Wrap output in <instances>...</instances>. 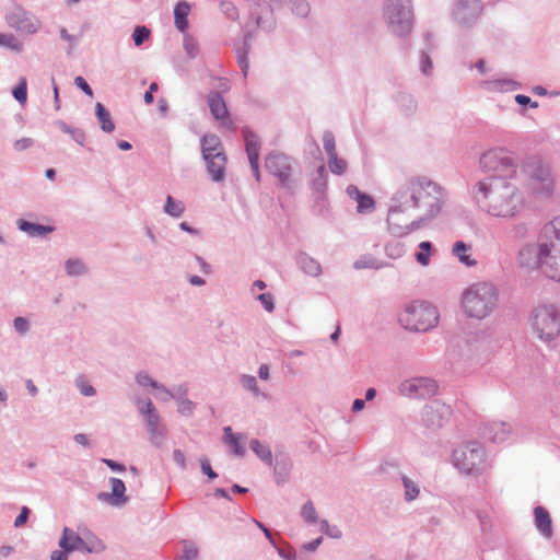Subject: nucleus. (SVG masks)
<instances>
[{
    "instance_id": "nucleus-10",
    "label": "nucleus",
    "mask_w": 560,
    "mask_h": 560,
    "mask_svg": "<svg viewBox=\"0 0 560 560\" xmlns=\"http://www.w3.org/2000/svg\"><path fill=\"white\" fill-rule=\"evenodd\" d=\"M455 466L464 474H478L485 464V450L478 443L457 448L453 455Z\"/></svg>"
},
{
    "instance_id": "nucleus-13",
    "label": "nucleus",
    "mask_w": 560,
    "mask_h": 560,
    "mask_svg": "<svg viewBox=\"0 0 560 560\" xmlns=\"http://www.w3.org/2000/svg\"><path fill=\"white\" fill-rule=\"evenodd\" d=\"M267 171L276 176L282 185L290 182L292 174V166L290 159L282 153H270L265 161Z\"/></svg>"
},
{
    "instance_id": "nucleus-30",
    "label": "nucleus",
    "mask_w": 560,
    "mask_h": 560,
    "mask_svg": "<svg viewBox=\"0 0 560 560\" xmlns=\"http://www.w3.org/2000/svg\"><path fill=\"white\" fill-rule=\"evenodd\" d=\"M329 170L337 175H341L346 172L348 164L343 159L338 158L337 154L328 156Z\"/></svg>"
},
{
    "instance_id": "nucleus-41",
    "label": "nucleus",
    "mask_w": 560,
    "mask_h": 560,
    "mask_svg": "<svg viewBox=\"0 0 560 560\" xmlns=\"http://www.w3.org/2000/svg\"><path fill=\"white\" fill-rule=\"evenodd\" d=\"M302 515L306 522L314 523L316 521V511L312 502L304 504Z\"/></svg>"
},
{
    "instance_id": "nucleus-22",
    "label": "nucleus",
    "mask_w": 560,
    "mask_h": 560,
    "mask_svg": "<svg viewBox=\"0 0 560 560\" xmlns=\"http://www.w3.org/2000/svg\"><path fill=\"white\" fill-rule=\"evenodd\" d=\"M95 114L101 122V128L105 132H113L115 129V125L110 119L109 113L101 103H96L95 105Z\"/></svg>"
},
{
    "instance_id": "nucleus-56",
    "label": "nucleus",
    "mask_w": 560,
    "mask_h": 560,
    "mask_svg": "<svg viewBox=\"0 0 560 560\" xmlns=\"http://www.w3.org/2000/svg\"><path fill=\"white\" fill-rule=\"evenodd\" d=\"M323 528H325L326 534H328L332 537L339 538L341 536L340 530H338L337 528H334V530H330L329 525L326 521L323 522Z\"/></svg>"
},
{
    "instance_id": "nucleus-62",
    "label": "nucleus",
    "mask_w": 560,
    "mask_h": 560,
    "mask_svg": "<svg viewBox=\"0 0 560 560\" xmlns=\"http://www.w3.org/2000/svg\"><path fill=\"white\" fill-rule=\"evenodd\" d=\"M74 440L77 443L86 446L88 445V438L85 434L79 433L74 436Z\"/></svg>"
},
{
    "instance_id": "nucleus-17",
    "label": "nucleus",
    "mask_w": 560,
    "mask_h": 560,
    "mask_svg": "<svg viewBox=\"0 0 560 560\" xmlns=\"http://www.w3.org/2000/svg\"><path fill=\"white\" fill-rule=\"evenodd\" d=\"M141 412L145 417V422L149 428V432L152 439H161L164 434V427L161 425L160 416L155 412L153 404L148 400L145 404V409H141Z\"/></svg>"
},
{
    "instance_id": "nucleus-43",
    "label": "nucleus",
    "mask_w": 560,
    "mask_h": 560,
    "mask_svg": "<svg viewBox=\"0 0 560 560\" xmlns=\"http://www.w3.org/2000/svg\"><path fill=\"white\" fill-rule=\"evenodd\" d=\"M242 384L245 388L249 389V390H253L255 393L258 392V387H257V382H256V378L254 376H250V375H244L242 377Z\"/></svg>"
},
{
    "instance_id": "nucleus-53",
    "label": "nucleus",
    "mask_w": 560,
    "mask_h": 560,
    "mask_svg": "<svg viewBox=\"0 0 560 560\" xmlns=\"http://www.w3.org/2000/svg\"><path fill=\"white\" fill-rule=\"evenodd\" d=\"M378 264H376L374 260H369V261H364V260H359L355 262V268L360 269V268H378Z\"/></svg>"
},
{
    "instance_id": "nucleus-3",
    "label": "nucleus",
    "mask_w": 560,
    "mask_h": 560,
    "mask_svg": "<svg viewBox=\"0 0 560 560\" xmlns=\"http://www.w3.org/2000/svg\"><path fill=\"white\" fill-rule=\"evenodd\" d=\"M401 194H408L409 205L412 209H423L421 220L435 217L442 209L444 192L434 182L427 178L412 180Z\"/></svg>"
},
{
    "instance_id": "nucleus-63",
    "label": "nucleus",
    "mask_w": 560,
    "mask_h": 560,
    "mask_svg": "<svg viewBox=\"0 0 560 560\" xmlns=\"http://www.w3.org/2000/svg\"><path fill=\"white\" fill-rule=\"evenodd\" d=\"M364 408V401L362 399H355L352 405L353 411H360Z\"/></svg>"
},
{
    "instance_id": "nucleus-49",
    "label": "nucleus",
    "mask_w": 560,
    "mask_h": 560,
    "mask_svg": "<svg viewBox=\"0 0 560 560\" xmlns=\"http://www.w3.org/2000/svg\"><path fill=\"white\" fill-rule=\"evenodd\" d=\"M28 514H30L28 508L23 506L20 515L15 518L14 525L16 527L24 525L27 522Z\"/></svg>"
},
{
    "instance_id": "nucleus-4",
    "label": "nucleus",
    "mask_w": 560,
    "mask_h": 560,
    "mask_svg": "<svg viewBox=\"0 0 560 560\" xmlns=\"http://www.w3.org/2000/svg\"><path fill=\"white\" fill-rule=\"evenodd\" d=\"M499 293L489 282H476L462 294V308L471 318L482 319L489 316L498 306Z\"/></svg>"
},
{
    "instance_id": "nucleus-61",
    "label": "nucleus",
    "mask_w": 560,
    "mask_h": 560,
    "mask_svg": "<svg viewBox=\"0 0 560 560\" xmlns=\"http://www.w3.org/2000/svg\"><path fill=\"white\" fill-rule=\"evenodd\" d=\"M515 100L518 104L521 105H526V104H529L530 103V97L526 96V95H523V94H518L515 96Z\"/></svg>"
},
{
    "instance_id": "nucleus-39",
    "label": "nucleus",
    "mask_w": 560,
    "mask_h": 560,
    "mask_svg": "<svg viewBox=\"0 0 560 560\" xmlns=\"http://www.w3.org/2000/svg\"><path fill=\"white\" fill-rule=\"evenodd\" d=\"M324 149L328 156L337 154L335 137L331 132H325L323 136Z\"/></svg>"
},
{
    "instance_id": "nucleus-9",
    "label": "nucleus",
    "mask_w": 560,
    "mask_h": 560,
    "mask_svg": "<svg viewBox=\"0 0 560 560\" xmlns=\"http://www.w3.org/2000/svg\"><path fill=\"white\" fill-rule=\"evenodd\" d=\"M532 328L542 341L553 340L560 334V315L553 306L541 305L534 310Z\"/></svg>"
},
{
    "instance_id": "nucleus-29",
    "label": "nucleus",
    "mask_w": 560,
    "mask_h": 560,
    "mask_svg": "<svg viewBox=\"0 0 560 560\" xmlns=\"http://www.w3.org/2000/svg\"><path fill=\"white\" fill-rule=\"evenodd\" d=\"M303 270L311 276H318L322 271L320 265L308 256H302L300 260Z\"/></svg>"
},
{
    "instance_id": "nucleus-21",
    "label": "nucleus",
    "mask_w": 560,
    "mask_h": 560,
    "mask_svg": "<svg viewBox=\"0 0 560 560\" xmlns=\"http://www.w3.org/2000/svg\"><path fill=\"white\" fill-rule=\"evenodd\" d=\"M471 246L465 244L462 241H457L453 246V254L458 258V260L466 266L476 265V260L471 258L470 255Z\"/></svg>"
},
{
    "instance_id": "nucleus-31",
    "label": "nucleus",
    "mask_w": 560,
    "mask_h": 560,
    "mask_svg": "<svg viewBox=\"0 0 560 560\" xmlns=\"http://www.w3.org/2000/svg\"><path fill=\"white\" fill-rule=\"evenodd\" d=\"M0 46L9 48L14 51L22 50V44L16 39L13 34L0 33Z\"/></svg>"
},
{
    "instance_id": "nucleus-34",
    "label": "nucleus",
    "mask_w": 560,
    "mask_h": 560,
    "mask_svg": "<svg viewBox=\"0 0 560 560\" xmlns=\"http://www.w3.org/2000/svg\"><path fill=\"white\" fill-rule=\"evenodd\" d=\"M402 483L405 487V498L408 501L415 500L419 495V488L416 482H413L408 477H402Z\"/></svg>"
},
{
    "instance_id": "nucleus-11",
    "label": "nucleus",
    "mask_w": 560,
    "mask_h": 560,
    "mask_svg": "<svg viewBox=\"0 0 560 560\" xmlns=\"http://www.w3.org/2000/svg\"><path fill=\"white\" fill-rule=\"evenodd\" d=\"M386 13L393 31L397 35L410 32L412 14L408 0H388Z\"/></svg>"
},
{
    "instance_id": "nucleus-35",
    "label": "nucleus",
    "mask_w": 560,
    "mask_h": 560,
    "mask_svg": "<svg viewBox=\"0 0 560 560\" xmlns=\"http://www.w3.org/2000/svg\"><path fill=\"white\" fill-rule=\"evenodd\" d=\"M40 27V23L36 19L25 18L22 20L18 26V28L27 34L36 33Z\"/></svg>"
},
{
    "instance_id": "nucleus-27",
    "label": "nucleus",
    "mask_w": 560,
    "mask_h": 560,
    "mask_svg": "<svg viewBox=\"0 0 560 560\" xmlns=\"http://www.w3.org/2000/svg\"><path fill=\"white\" fill-rule=\"evenodd\" d=\"M164 210L167 214L178 218L184 213L185 207L183 202L175 201L172 196H167Z\"/></svg>"
},
{
    "instance_id": "nucleus-18",
    "label": "nucleus",
    "mask_w": 560,
    "mask_h": 560,
    "mask_svg": "<svg viewBox=\"0 0 560 560\" xmlns=\"http://www.w3.org/2000/svg\"><path fill=\"white\" fill-rule=\"evenodd\" d=\"M409 389L419 397L431 396L436 392L435 383L430 378H415L409 384Z\"/></svg>"
},
{
    "instance_id": "nucleus-38",
    "label": "nucleus",
    "mask_w": 560,
    "mask_h": 560,
    "mask_svg": "<svg viewBox=\"0 0 560 560\" xmlns=\"http://www.w3.org/2000/svg\"><path fill=\"white\" fill-rule=\"evenodd\" d=\"M66 269L68 275L78 276L85 271V266L80 260L70 259L66 262Z\"/></svg>"
},
{
    "instance_id": "nucleus-8",
    "label": "nucleus",
    "mask_w": 560,
    "mask_h": 560,
    "mask_svg": "<svg viewBox=\"0 0 560 560\" xmlns=\"http://www.w3.org/2000/svg\"><path fill=\"white\" fill-rule=\"evenodd\" d=\"M201 153L212 180L222 182L225 177L228 158L220 138L215 135L203 136Z\"/></svg>"
},
{
    "instance_id": "nucleus-40",
    "label": "nucleus",
    "mask_w": 560,
    "mask_h": 560,
    "mask_svg": "<svg viewBox=\"0 0 560 560\" xmlns=\"http://www.w3.org/2000/svg\"><path fill=\"white\" fill-rule=\"evenodd\" d=\"M198 557V549L190 542H185L180 560H196Z\"/></svg>"
},
{
    "instance_id": "nucleus-36",
    "label": "nucleus",
    "mask_w": 560,
    "mask_h": 560,
    "mask_svg": "<svg viewBox=\"0 0 560 560\" xmlns=\"http://www.w3.org/2000/svg\"><path fill=\"white\" fill-rule=\"evenodd\" d=\"M150 34H151V32L147 26H143V25L136 26L133 34H132V39H133L135 45L136 46L142 45L145 40L149 39Z\"/></svg>"
},
{
    "instance_id": "nucleus-48",
    "label": "nucleus",
    "mask_w": 560,
    "mask_h": 560,
    "mask_svg": "<svg viewBox=\"0 0 560 560\" xmlns=\"http://www.w3.org/2000/svg\"><path fill=\"white\" fill-rule=\"evenodd\" d=\"M258 300L261 302L266 311L271 312L273 310V302L271 295L262 293L258 295Z\"/></svg>"
},
{
    "instance_id": "nucleus-12",
    "label": "nucleus",
    "mask_w": 560,
    "mask_h": 560,
    "mask_svg": "<svg viewBox=\"0 0 560 560\" xmlns=\"http://www.w3.org/2000/svg\"><path fill=\"white\" fill-rule=\"evenodd\" d=\"M59 546L66 551L86 550L88 552H98L104 549L101 540L92 539L88 542L68 527L63 529Z\"/></svg>"
},
{
    "instance_id": "nucleus-26",
    "label": "nucleus",
    "mask_w": 560,
    "mask_h": 560,
    "mask_svg": "<svg viewBox=\"0 0 560 560\" xmlns=\"http://www.w3.org/2000/svg\"><path fill=\"white\" fill-rule=\"evenodd\" d=\"M224 433L225 441L233 448L234 453L240 456L244 455L245 451L241 444L240 438L232 432V429L230 427L225 428Z\"/></svg>"
},
{
    "instance_id": "nucleus-5",
    "label": "nucleus",
    "mask_w": 560,
    "mask_h": 560,
    "mask_svg": "<svg viewBox=\"0 0 560 560\" xmlns=\"http://www.w3.org/2000/svg\"><path fill=\"white\" fill-rule=\"evenodd\" d=\"M526 186L532 195L538 198L552 197L556 189V179L552 166L540 159H530L524 164Z\"/></svg>"
},
{
    "instance_id": "nucleus-32",
    "label": "nucleus",
    "mask_w": 560,
    "mask_h": 560,
    "mask_svg": "<svg viewBox=\"0 0 560 560\" xmlns=\"http://www.w3.org/2000/svg\"><path fill=\"white\" fill-rule=\"evenodd\" d=\"M250 448L262 460L271 463V459H272L271 451L268 447L264 446L258 440H253L250 442Z\"/></svg>"
},
{
    "instance_id": "nucleus-64",
    "label": "nucleus",
    "mask_w": 560,
    "mask_h": 560,
    "mask_svg": "<svg viewBox=\"0 0 560 560\" xmlns=\"http://www.w3.org/2000/svg\"><path fill=\"white\" fill-rule=\"evenodd\" d=\"M189 281L194 285H203L205 284L203 279L198 276H191Z\"/></svg>"
},
{
    "instance_id": "nucleus-46",
    "label": "nucleus",
    "mask_w": 560,
    "mask_h": 560,
    "mask_svg": "<svg viewBox=\"0 0 560 560\" xmlns=\"http://www.w3.org/2000/svg\"><path fill=\"white\" fill-rule=\"evenodd\" d=\"M33 145V140L31 138H22L14 142V149L18 151H23Z\"/></svg>"
},
{
    "instance_id": "nucleus-57",
    "label": "nucleus",
    "mask_w": 560,
    "mask_h": 560,
    "mask_svg": "<svg viewBox=\"0 0 560 560\" xmlns=\"http://www.w3.org/2000/svg\"><path fill=\"white\" fill-rule=\"evenodd\" d=\"M174 460L179 464L182 467L185 466V456L184 453L179 450L174 452Z\"/></svg>"
},
{
    "instance_id": "nucleus-7",
    "label": "nucleus",
    "mask_w": 560,
    "mask_h": 560,
    "mask_svg": "<svg viewBox=\"0 0 560 560\" xmlns=\"http://www.w3.org/2000/svg\"><path fill=\"white\" fill-rule=\"evenodd\" d=\"M411 210L413 209L409 205L408 194L399 192L387 215V224L392 234L406 236L420 228L421 223L412 219Z\"/></svg>"
},
{
    "instance_id": "nucleus-42",
    "label": "nucleus",
    "mask_w": 560,
    "mask_h": 560,
    "mask_svg": "<svg viewBox=\"0 0 560 560\" xmlns=\"http://www.w3.org/2000/svg\"><path fill=\"white\" fill-rule=\"evenodd\" d=\"M137 382L141 385V386H152L154 388H160V386L158 385L156 382H154L147 373H139L137 375Z\"/></svg>"
},
{
    "instance_id": "nucleus-20",
    "label": "nucleus",
    "mask_w": 560,
    "mask_h": 560,
    "mask_svg": "<svg viewBox=\"0 0 560 560\" xmlns=\"http://www.w3.org/2000/svg\"><path fill=\"white\" fill-rule=\"evenodd\" d=\"M190 12V5L186 1H179L174 8L175 25L180 32L188 27L187 16Z\"/></svg>"
},
{
    "instance_id": "nucleus-37",
    "label": "nucleus",
    "mask_w": 560,
    "mask_h": 560,
    "mask_svg": "<svg viewBox=\"0 0 560 560\" xmlns=\"http://www.w3.org/2000/svg\"><path fill=\"white\" fill-rule=\"evenodd\" d=\"M386 253L390 258H399L405 254V246L400 242H392L386 245Z\"/></svg>"
},
{
    "instance_id": "nucleus-16",
    "label": "nucleus",
    "mask_w": 560,
    "mask_h": 560,
    "mask_svg": "<svg viewBox=\"0 0 560 560\" xmlns=\"http://www.w3.org/2000/svg\"><path fill=\"white\" fill-rule=\"evenodd\" d=\"M347 194L357 202V211L359 213H369L375 209V200L373 197L362 192L357 186L349 185L347 187Z\"/></svg>"
},
{
    "instance_id": "nucleus-1",
    "label": "nucleus",
    "mask_w": 560,
    "mask_h": 560,
    "mask_svg": "<svg viewBox=\"0 0 560 560\" xmlns=\"http://www.w3.org/2000/svg\"><path fill=\"white\" fill-rule=\"evenodd\" d=\"M480 163L491 174L475 186L474 196L478 206L494 217L515 215L523 205V197L512 182L516 176L512 159L490 151L481 156Z\"/></svg>"
},
{
    "instance_id": "nucleus-33",
    "label": "nucleus",
    "mask_w": 560,
    "mask_h": 560,
    "mask_svg": "<svg viewBox=\"0 0 560 560\" xmlns=\"http://www.w3.org/2000/svg\"><path fill=\"white\" fill-rule=\"evenodd\" d=\"M14 98L24 105L27 100V82L25 78H21L19 84L12 91Z\"/></svg>"
},
{
    "instance_id": "nucleus-50",
    "label": "nucleus",
    "mask_w": 560,
    "mask_h": 560,
    "mask_svg": "<svg viewBox=\"0 0 560 560\" xmlns=\"http://www.w3.org/2000/svg\"><path fill=\"white\" fill-rule=\"evenodd\" d=\"M14 327L19 332H25L28 328V323L23 317H16L14 319Z\"/></svg>"
},
{
    "instance_id": "nucleus-19",
    "label": "nucleus",
    "mask_w": 560,
    "mask_h": 560,
    "mask_svg": "<svg viewBox=\"0 0 560 560\" xmlns=\"http://www.w3.org/2000/svg\"><path fill=\"white\" fill-rule=\"evenodd\" d=\"M534 514L537 528L542 533V535L550 537L552 534L550 514L541 506H537Z\"/></svg>"
},
{
    "instance_id": "nucleus-28",
    "label": "nucleus",
    "mask_w": 560,
    "mask_h": 560,
    "mask_svg": "<svg viewBox=\"0 0 560 560\" xmlns=\"http://www.w3.org/2000/svg\"><path fill=\"white\" fill-rule=\"evenodd\" d=\"M419 252L416 254L417 261L422 266H428L430 264V256L432 244L430 242H421L419 244Z\"/></svg>"
},
{
    "instance_id": "nucleus-25",
    "label": "nucleus",
    "mask_w": 560,
    "mask_h": 560,
    "mask_svg": "<svg viewBox=\"0 0 560 560\" xmlns=\"http://www.w3.org/2000/svg\"><path fill=\"white\" fill-rule=\"evenodd\" d=\"M20 229L31 235H44L52 231V228L40 224L30 223L27 221H20Z\"/></svg>"
},
{
    "instance_id": "nucleus-51",
    "label": "nucleus",
    "mask_w": 560,
    "mask_h": 560,
    "mask_svg": "<svg viewBox=\"0 0 560 560\" xmlns=\"http://www.w3.org/2000/svg\"><path fill=\"white\" fill-rule=\"evenodd\" d=\"M79 388L81 390V393L84 395V396H93L95 394V389L93 388L92 385L85 383V382H80L79 384Z\"/></svg>"
},
{
    "instance_id": "nucleus-60",
    "label": "nucleus",
    "mask_w": 560,
    "mask_h": 560,
    "mask_svg": "<svg viewBox=\"0 0 560 560\" xmlns=\"http://www.w3.org/2000/svg\"><path fill=\"white\" fill-rule=\"evenodd\" d=\"M259 377L262 380H267L269 377V368L266 364H262L259 368Z\"/></svg>"
},
{
    "instance_id": "nucleus-54",
    "label": "nucleus",
    "mask_w": 560,
    "mask_h": 560,
    "mask_svg": "<svg viewBox=\"0 0 560 560\" xmlns=\"http://www.w3.org/2000/svg\"><path fill=\"white\" fill-rule=\"evenodd\" d=\"M67 552L63 550H55L51 552L50 559L51 560H68Z\"/></svg>"
},
{
    "instance_id": "nucleus-44",
    "label": "nucleus",
    "mask_w": 560,
    "mask_h": 560,
    "mask_svg": "<svg viewBox=\"0 0 560 560\" xmlns=\"http://www.w3.org/2000/svg\"><path fill=\"white\" fill-rule=\"evenodd\" d=\"M74 83L75 85L82 90L86 95L89 96H93V91L91 89V86L88 84V82L84 80V78L82 77H77L74 79Z\"/></svg>"
},
{
    "instance_id": "nucleus-6",
    "label": "nucleus",
    "mask_w": 560,
    "mask_h": 560,
    "mask_svg": "<svg viewBox=\"0 0 560 560\" xmlns=\"http://www.w3.org/2000/svg\"><path fill=\"white\" fill-rule=\"evenodd\" d=\"M438 308L424 301H415L406 305L399 315L401 326L411 331H428L439 323Z\"/></svg>"
},
{
    "instance_id": "nucleus-14",
    "label": "nucleus",
    "mask_w": 560,
    "mask_h": 560,
    "mask_svg": "<svg viewBox=\"0 0 560 560\" xmlns=\"http://www.w3.org/2000/svg\"><path fill=\"white\" fill-rule=\"evenodd\" d=\"M244 139L247 156L254 172V175L257 180L260 179L259 172V150H260V141L259 138L253 133L252 131L245 129L244 130Z\"/></svg>"
},
{
    "instance_id": "nucleus-52",
    "label": "nucleus",
    "mask_w": 560,
    "mask_h": 560,
    "mask_svg": "<svg viewBox=\"0 0 560 560\" xmlns=\"http://www.w3.org/2000/svg\"><path fill=\"white\" fill-rule=\"evenodd\" d=\"M192 410V402L189 400H184L178 406V411L183 415H188Z\"/></svg>"
},
{
    "instance_id": "nucleus-58",
    "label": "nucleus",
    "mask_w": 560,
    "mask_h": 560,
    "mask_svg": "<svg viewBox=\"0 0 560 560\" xmlns=\"http://www.w3.org/2000/svg\"><path fill=\"white\" fill-rule=\"evenodd\" d=\"M255 523L257 524V526L259 528H261V530L264 532L265 536L269 539L270 544L275 546V541L272 539L270 530L267 527H265L260 522L255 521Z\"/></svg>"
},
{
    "instance_id": "nucleus-55",
    "label": "nucleus",
    "mask_w": 560,
    "mask_h": 560,
    "mask_svg": "<svg viewBox=\"0 0 560 560\" xmlns=\"http://www.w3.org/2000/svg\"><path fill=\"white\" fill-rule=\"evenodd\" d=\"M103 462L113 470H117V471L125 470V467L121 464H118L112 459H104Z\"/></svg>"
},
{
    "instance_id": "nucleus-24",
    "label": "nucleus",
    "mask_w": 560,
    "mask_h": 560,
    "mask_svg": "<svg viewBox=\"0 0 560 560\" xmlns=\"http://www.w3.org/2000/svg\"><path fill=\"white\" fill-rule=\"evenodd\" d=\"M511 427L505 422L495 421L490 425L491 438L493 441H503L510 433Z\"/></svg>"
},
{
    "instance_id": "nucleus-45",
    "label": "nucleus",
    "mask_w": 560,
    "mask_h": 560,
    "mask_svg": "<svg viewBox=\"0 0 560 560\" xmlns=\"http://www.w3.org/2000/svg\"><path fill=\"white\" fill-rule=\"evenodd\" d=\"M200 466L202 472L206 474L210 479H214L217 477V474L211 468L210 463L207 458H202L200 460Z\"/></svg>"
},
{
    "instance_id": "nucleus-47",
    "label": "nucleus",
    "mask_w": 560,
    "mask_h": 560,
    "mask_svg": "<svg viewBox=\"0 0 560 560\" xmlns=\"http://www.w3.org/2000/svg\"><path fill=\"white\" fill-rule=\"evenodd\" d=\"M441 409V413H448V408H446L445 406H439L436 405V408H434V406H429L425 408V415L427 417H429V420L434 423V420H433V411L436 410V411H440Z\"/></svg>"
},
{
    "instance_id": "nucleus-59",
    "label": "nucleus",
    "mask_w": 560,
    "mask_h": 560,
    "mask_svg": "<svg viewBox=\"0 0 560 560\" xmlns=\"http://www.w3.org/2000/svg\"><path fill=\"white\" fill-rule=\"evenodd\" d=\"M238 62H240V66H241V69L243 71L244 75H247L249 66H248V60H247L246 56L240 57Z\"/></svg>"
},
{
    "instance_id": "nucleus-23",
    "label": "nucleus",
    "mask_w": 560,
    "mask_h": 560,
    "mask_svg": "<svg viewBox=\"0 0 560 560\" xmlns=\"http://www.w3.org/2000/svg\"><path fill=\"white\" fill-rule=\"evenodd\" d=\"M110 487L113 492V503L116 505L122 504L127 501L125 497V483L118 478H110Z\"/></svg>"
},
{
    "instance_id": "nucleus-2",
    "label": "nucleus",
    "mask_w": 560,
    "mask_h": 560,
    "mask_svg": "<svg viewBox=\"0 0 560 560\" xmlns=\"http://www.w3.org/2000/svg\"><path fill=\"white\" fill-rule=\"evenodd\" d=\"M517 265L526 270H540L546 277L560 281V217L545 224L537 241L518 252Z\"/></svg>"
},
{
    "instance_id": "nucleus-15",
    "label": "nucleus",
    "mask_w": 560,
    "mask_h": 560,
    "mask_svg": "<svg viewBox=\"0 0 560 560\" xmlns=\"http://www.w3.org/2000/svg\"><path fill=\"white\" fill-rule=\"evenodd\" d=\"M208 105L212 116L217 120L221 121L223 126L232 127V120L226 104L219 93L213 92L208 96Z\"/></svg>"
}]
</instances>
